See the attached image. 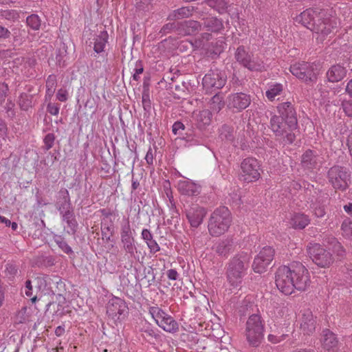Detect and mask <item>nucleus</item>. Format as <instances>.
<instances>
[{
  "mask_svg": "<svg viewBox=\"0 0 352 352\" xmlns=\"http://www.w3.org/2000/svg\"><path fill=\"white\" fill-rule=\"evenodd\" d=\"M275 283L285 295L292 294L294 289L305 291L310 284L308 270L299 262L280 266L276 272Z\"/></svg>",
  "mask_w": 352,
  "mask_h": 352,
  "instance_id": "f257e3e1",
  "label": "nucleus"
},
{
  "mask_svg": "<svg viewBox=\"0 0 352 352\" xmlns=\"http://www.w3.org/2000/svg\"><path fill=\"white\" fill-rule=\"evenodd\" d=\"M295 21L323 37L337 28L336 18L327 16L324 10L318 8L307 9L295 18Z\"/></svg>",
  "mask_w": 352,
  "mask_h": 352,
  "instance_id": "f03ea898",
  "label": "nucleus"
},
{
  "mask_svg": "<svg viewBox=\"0 0 352 352\" xmlns=\"http://www.w3.org/2000/svg\"><path fill=\"white\" fill-rule=\"evenodd\" d=\"M250 254L241 252L232 257L226 265V278L230 286L236 288L241 286L248 272L251 260Z\"/></svg>",
  "mask_w": 352,
  "mask_h": 352,
  "instance_id": "7ed1b4c3",
  "label": "nucleus"
},
{
  "mask_svg": "<svg viewBox=\"0 0 352 352\" xmlns=\"http://www.w3.org/2000/svg\"><path fill=\"white\" fill-rule=\"evenodd\" d=\"M265 322L258 314L250 315L246 322L244 331L249 346L258 347L264 338Z\"/></svg>",
  "mask_w": 352,
  "mask_h": 352,
  "instance_id": "20e7f679",
  "label": "nucleus"
},
{
  "mask_svg": "<svg viewBox=\"0 0 352 352\" xmlns=\"http://www.w3.org/2000/svg\"><path fill=\"white\" fill-rule=\"evenodd\" d=\"M231 222L232 217L228 208L225 206L217 208L209 218L208 232L212 236H221L228 230Z\"/></svg>",
  "mask_w": 352,
  "mask_h": 352,
  "instance_id": "39448f33",
  "label": "nucleus"
},
{
  "mask_svg": "<svg viewBox=\"0 0 352 352\" xmlns=\"http://www.w3.org/2000/svg\"><path fill=\"white\" fill-rule=\"evenodd\" d=\"M329 184L336 191H346L351 184V172L345 166L334 165L327 173Z\"/></svg>",
  "mask_w": 352,
  "mask_h": 352,
  "instance_id": "423d86ee",
  "label": "nucleus"
},
{
  "mask_svg": "<svg viewBox=\"0 0 352 352\" xmlns=\"http://www.w3.org/2000/svg\"><path fill=\"white\" fill-rule=\"evenodd\" d=\"M270 127L274 133L276 139L283 144H292L296 135L294 131L297 128H289V125L285 124L283 119L276 115L270 118Z\"/></svg>",
  "mask_w": 352,
  "mask_h": 352,
  "instance_id": "0eeeda50",
  "label": "nucleus"
},
{
  "mask_svg": "<svg viewBox=\"0 0 352 352\" xmlns=\"http://www.w3.org/2000/svg\"><path fill=\"white\" fill-rule=\"evenodd\" d=\"M148 312L156 324L165 331L173 333L179 330L177 321L158 306L149 307Z\"/></svg>",
  "mask_w": 352,
  "mask_h": 352,
  "instance_id": "6e6552de",
  "label": "nucleus"
},
{
  "mask_svg": "<svg viewBox=\"0 0 352 352\" xmlns=\"http://www.w3.org/2000/svg\"><path fill=\"white\" fill-rule=\"evenodd\" d=\"M307 251L313 262L320 267H329L333 262L332 254L318 243L309 245Z\"/></svg>",
  "mask_w": 352,
  "mask_h": 352,
  "instance_id": "1a4fd4ad",
  "label": "nucleus"
},
{
  "mask_svg": "<svg viewBox=\"0 0 352 352\" xmlns=\"http://www.w3.org/2000/svg\"><path fill=\"white\" fill-rule=\"evenodd\" d=\"M234 56L239 64L250 71H262L265 69L263 62L253 57L252 54L245 50L244 46L237 47Z\"/></svg>",
  "mask_w": 352,
  "mask_h": 352,
  "instance_id": "9d476101",
  "label": "nucleus"
},
{
  "mask_svg": "<svg viewBox=\"0 0 352 352\" xmlns=\"http://www.w3.org/2000/svg\"><path fill=\"white\" fill-rule=\"evenodd\" d=\"M240 178L245 182H253L260 178V164L254 157H247L241 164Z\"/></svg>",
  "mask_w": 352,
  "mask_h": 352,
  "instance_id": "9b49d317",
  "label": "nucleus"
},
{
  "mask_svg": "<svg viewBox=\"0 0 352 352\" xmlns=\"http://www.w3.org/2000/svg\"><path fill=\"white\" fill-rule=\"evenodd\" d=\"M127 309V305L124 300L113 297L107 303V314L116 322L120 321L124 318Z\"/></svg>",
  "mask_w": 352,
  "mask_h": 352,
  "instance_id": "f8f14e48",
  "label": "nucleus"
},
{
  "mask_svg": "<svg viewBox=\"0 0 352 352\" xmlns=\"http://www.w3.org/2000/svg\"><path fill=\"white\" fill-rule=\"evenodd\" d=\"M226 77L218 69L210 70L202 80L204 88L210 91L221 89L226 84Z\"/></svg>",
  "mask_w": 352,
  "mask_h": 352,
  "instance_id": "ddd939ff",
  "label": "nucleus"
},
{
  "mask_svg": "<svg viewBox=\"0 0 352 352\" xmlns=\"http://www.w3.org/2000/svg\"><path fill=\"white\" fill-rule=\"evenodd\" d=\"M289 70L294 76L306 82H314L316 80L313 68L308 63H294L290 66Z\"/></svg>",
  "mask_w": 352,
  "mask_h": 352,
  "instance_id": "4468645a",
  "label": "nucleus"
},
{
  "mask_svg": "<svg viewBox=\"0 0 352 352\" xmlns=\"http://www.w3.org/2000/svg\"><path fill=\"white\" fill-rule=\"evenodd\" d=\"M277 111L280 118L284 120L285 124L289 125V128H297L298 121L296 112L294 105L290 102L280 103L277 106Z\"/></svg>",
  "mask_w": 352,
  "mask_h": 352,
  "instance_id": "2eb2a0df",
  "label": "nucleus"
},
{
  "mask_svg": "<svg viewBox=\"0 0 352 352\" xmlns=\"http://www.w3.org/2000/svg\"><path fill=\"white\" fill-rule=\"evenodd\" d=\"M185 214L190 226L197 228L202 223L207 212L198 204H192L185 209Z\"/></svg>",
  "mask_w": 352,
  "mask_h": 352,
  "instance_id": "dca6fc26",
  "label": "nucleus"
},
{
  "mask_svg": "<svg viewBox=\"0 0 352 352\" xmlns=\"http://www.w3.org/2000/svg\"><path fill=\"white\" fill-rule=\"evenodd\" d=\"M228 107L237 112L245 109L251 103V96L243 92L232 94L227 98Z\"/></svg>",
  "mask_w": 352,
  "mask_h": 352,
  "instance_id": "f3484780",
  "label": "nucleus"
},
{
  "mask_svg": "<svg viewBox=\"0 0 352 352\" xmlns=\"http://www.w3.org/2000/svg\"><path fill=\"white\" fill-rule=\"evenodd\" d=\"M322 164V157L316 151L308 149L302 155L301 164L305 169H318Z\"/></svg>",
  "mask_w": 352,
  "mask_h": 352,
  "instance_id": "a211bd4d",
  "label": "nucleus"
},
{
  "mask_svg": "<svg viewBox=\"0 0 352 352\" xmlns=\"http://www.w3.org/2000/svg\"><path fill=\"white\" fill-rule=\"evenodd\" d=\"M300 329L305 334L312 333L316 329V318L309 309L304 310L300 318Z\"/></svg>",
  "mask_w": 352,
  "mask_h": 352,
  "instance_id": "6ab92c4d",
  "label": "nucleus"
},
{
  "mask_svg": "<svg viewBox=\"0 0 352 352\" xmlns=\"http://www.w3.org/2000/svg\"><path fill=\"white\" fill-rule=\"evenodd\" d=\"M233 244L232 239L227 238L216 243L213 250L219 256L227 257L233 250Z\"/></svg>",
  "mask_w": 352,
  "mask_h": 352,
  "instance_id": "aec40b11",
  "label": "nucleus"
},
{
  "mask_svg": "<svg viewBox=\"0 0 352 352\" xmlns=\"http://www.w3.org/2000/svg\"><path fill=\"white\" fill-rule=\"evenodd\" d=\"M211 117L210 111L207 109L194 112L192 115V118L195 121V125L200 130L205 129L206 126L210 124Z\"/></svg>",
  "mask_w": 352,
  "mask_h": 352,
  "instance_id": "412c9836",
  "label": "nucleus"
},
{
  "mask_svg": "<svg viewBox=\"0 0 352 352\" xmlns=\"http://www.w3.org/2000/svg\"><path fill=\"white\" fill-rule=\"evenodd\" d=\"M201 25L203 29L211 32H218L223 29V21L215 16H208L203 19Z\"/></svg>",
  "mask_w": 352,
  "mask_h": 352,
  "instance_id": "4be33fe9",
  "label": "nucleus"
},
{
  "mask_svg": "<svg viewBox=\"0 0 352 352\" xmlns=\"http://www.w3.org/2000/svg\"><path fill=\"white\" fill-rule=\"evenodd\" d=\"M346 74V70L344 67L336 65L329 69L327 72V77L330 82H335L343 79Z\"/></svg>",
  "mask_w": 352,
  "mask_h": 352,
  "instance_id": "5701e85b",
  "label": "nucleus"
},
{
  "mask_svg": "<svg viewBox=\"0 0 352 352\" xmlns=\"http://www.w3.org/2000/svg\"><path fill=\"white\" fill-rule=\"evenodd\" d=\"M178 190L183 194L194 196L199 194V187L189 180L179 181L177 184Z\"/></svg>",
  "mask_w": 352,
  "mask_h": 352,
  "instance_id": "b1692460",
  "label": "nucleus"
},
{
  "mask_svg": "<svg viewBox=\"0 0 352 352\" xmlns=\"http://www.w3.org/2000/svg\"><path fill=\"white\" fill-rule=\"evenodd\" d=\"M179 28L184 32L185 34L192 35L202 30V25L201 23L199 21L189 20L185 21L180 23Z\"/></svg>",
  "mask_w": 352,
  "mask_h": 352,
  "instance_id": "393cba45",
  "label": "nucleus"
},
{
  "mask_svg": "<svg viewBox=\"0 0 352 352\" xmlns=\"http://www.w3.org/2000/svg\"><path fill=\"white\" fill-rule=\"evenodd\" d=\"M72 207L69 192L66 188H61L58 192L56 208L58 211Z\"/></svg>",
  "mask_w": 352,
  "mask_h": 352,
  "instance_id": "a878e982",
  "label": "nucleus"
},
{
  "mask_svg": "<svg viewBox=\"0 0 352 352\" xmlns=\"http://www.w3.org/2000/svg\"><path fill=\"white\" fill-rule=\"evenodd\" d=\"M322 333L323 347L327 351L333 350L338 346V343L336 335L329 329L323 330Z\"/></svg>",
  "mask_w": 352,
  "mask_h": 352,
  "instance_id": "bb28decb",
  "label": "nucleus"
},
{
  "mask_svg": "<svg viewBox=\"0 0 352 352\" xmlns=\"http://www.w3.org/2000/svg\"><path fill=\"white\" fill-rule=\"evenodd\" d=\"M194 11L193 6L182 7L171 12L168 16L169 20H179L190 17Z\"/></svg>",
  "mask_w": 352,
  "mask_h": 352,
  "instance_id": "cd10ccee",
  "label": "nucleus"
},
{
  "mask_svg": "<svg viewBox=\"0 0 352 352\" xmlns=\"http://www.w3.org/2000/svg\"><path fill=\"white\" fill-rule=\"evenodd\" d=\"M109 35L107 31H102L94 38V50L97 54L104 52L108 42Z\"/></svg>",
  "mask_w": 352,
  "mask_h": 352,
  "instance_id": "c85d7f7f",
  "label": "nucleus"
},
{
  "mask_svg": "<svg viewBox=\"0 0 352 352\" xmlns=\"http://www.w3.org/2000/svg\"><path fill=\"white\" fill-rule=\"evenodd\" d=\"M310 222L309 217L300 213H296L291 219V225L295 229L302 230L305 228Z\"/></svg>",
  "mask_w": 352,
  "mask_h": 352,
  "instance_id": "c756f323",
  "label": "nucleus"
},
{
  "mask_svg": "<svg viewBox=\"0 0 352 352\" xmlns=\"http://www.w3.org/2000/svg\"><path fill=\"white\" fill-rule=\"evenodd\" d=\"M122 248L126 254H129L130 256H135V252L137 250L135 245L134 236L131 237H122L120 238Z\"/></svg>",
  "mask_w": 352,
  "mask_h": 352,
  "instance_id": "7c9ffc66",
  "label": "nucleus"
},
{
  "mask_svg": "<svg viewBox=\"0 0 352 352\" xmlns=\"http://www.w3.org/2000/svg\"><path fill=\"white\" fill-rule=\"evenodd\" d=\"M283 91V86L280 83H271L268 85V89L265 91V96L270 101L274 100Z\"/></svg>",
  "mask_w": 352,
  "mask_h": 352,
  "instance_id": "2f4dec72",
  "label": "nucleus"
},
{
  "mask_svg": "<svg viewBox=\"0 0 352 352\" xmlns=\"http://www.w3.org/2000/svg\"><path fill=\"white\" fill-rule=\"evenodd\" d=\"M223 97L220 94H215L210 102V108L212 111L219 112L224 107Z\"/></svg>",
  "mask_w": 352,
  "mask_h": 352,
  "instance_id": "473e14b6",
  "label": "nucleus"
},
{
  "mask_svg": "<svg viewBox=\"0 0 352 352\" xmlns=\"http://www.w3.org/2000/svg\"><path fill=\"white\" fill-rule=\"evenodd\" d=\"M289 331V330H283V328H281L278 330L277 334H269L267 340L274 344L279 343L288 337Z\"/></svg>",
  "mask_w": 352,
  "mask_h": 352,
  "instance_id": "72a5a7b5",
  "label": "nucleus"
},
{
  "mask_svg": "<svg viewBox=\"0 0 352 352\" xmlns=\"http://www.w3.org/2000/svg\"><path fill=\"white\" fill-rule=\"evenodd\" d=\"M270 263L266 261L265 259L255 257L252 263V269L256 273L261 274L264 272L267 267Z\"/></svg>",
  "mask_w": 352,
  "mask_h": 352,
  "instance_id": "f704fd0d",
  "label": "nucleus"
},
{
  "mask_svg": "<svg viewBox=\"0 0 352 352\" xmlns=\"http://www.w3.org/2000/svg\"><path fill=\"white\" fill-rule=\"evenodd\" d=\"M101 232L102 239L105 240L107 242H109L111 241V238L113 236L114 233L113 225L112 223L107 224L105 223H102Z\"/></svg>",
  "mask_w": 352,
  "mask_h": 352,
  "instance_id": "c9c22d12",
  "label": "nucleus"
},
{
  "mask_svg": "<svg viewBox=\"0 0 352 352\" xmlns=\"http://www.w3.org/2000/svg\"><path fill=\"white\" fill-rule=\"evenodd\" d=\"M26 23L32 30H38L41 25V20L37 14H32L27 17Z\"/></svg>",
  "mask_w": 352,
  "mask_h": 352,
  "instance_id": "e433bc0d",
  "label": "nucleus"
},
{
  "mask_svg": "<svg viewBox=\"0 0 352 352\" xmlns=\"http://www.w3.org/2000/svg\"><path fill=\"white\" fill-rule=\"evenodd\" d=\"M274 256V250L270 246L264 247L256 256L259 258L265 259L266 261L271 263Z\"/></svg>",
  "mask_w": 352,
  "mask_h": 352,
  "instance_id": "4c0bfd02",
  "label": "nucleus"
},
{
  "mask_svg": "<svg viewBox=\"0 0 352 352\" xmlns=\"http://www.w3.org/2000/svg\"><path fill=\"white\" fill-rule=\"evenodd\" d=\"M18 103L22 110H28L32 107V96L22 93L19 98Z\"/></svg>",
  "mask_w": 352,
  "mask_h": 352,
  "instance_id": "58836bf2",
  "label": "nucleus"
},
{
  "mask_svg": "<svg viewBox=\"0 0 352 352\" xmlns=\"http://www.w3.org/2000/svg\"><path fill=\"white\" fill-rule=\"evenodd\" d=\"M54 241L59 247L67 254L73 253L72 248L67 244L65 239L60 235H56L54 236Z\"/></svg>",
  "mask_w": 352,
  "mask_h": 352,
  "instance_id": "ea45409f",
  "label": "nucleus"
},
{
  "mask_svg": "<svg viewBox=\"0 0 352 352\" xmlns=\"http://www.w3.org/2000/svg\"><path fill=\"white\" fill-rule=\"evenodd\" d=\"M67 55V46H65V45L63 44L56 51V60L57 64H58L60 66H64L65 60H66L65 58H66Z\"/></svg>",
  "mask_w": 352,
  "mask_h": 352,
  "instance_id": "a19ab883",
  "label": "nucleus"
},
{
  "mask_svg": "<svg viewBox=\"0 0 352 352\" xmlns=\"http://www.w3.org/2000/svg\"><path fill=\"white\" fill-rule=\"evenodd\" d=\"M56 86V78L54 75H50L46 81V96L51 97Z\"/></svg>",
  "mask_w": 352,
  "mask_h": 352,
  "instance_id": "79ce46f5",
  "label": "nucleus"
},
{
  "mask_svg": "<svg viewBox=\"0 0 352 352\" xmlns=\"http://www.w3.org/2000/svg\"><path fill=\"white\" fill-rule=\"evenodd\" d=\"M210 6L214 8L219 13L224 12L228 6L226 0H210Z\"/></svg>",
  "mask_w": 352,
  "mask_h": 352,
  "instance_id": "37998d69",
  "label": "nucleus"
},
{
  "mask_svg": "<svg viewBox=\"0 0 352 352\" xmlns=\"http://www.w3.org/2000/svg\"><path fill=\"white\" fill-rule=\"evenodd\" d=\"M219 136L222 140L232 141L234 139L233 131L228 126L224 125L220 129Z\"/></svg>",
  "mask_w": 352,
  "mask_h": 352,
  "instance_id": "c03bdc74",
  "label": "nucleus"
},
{
  "mask_svg": "<svg viewBox=\"0 0 352 352\" xmlns=\"http://www.w3.org/2000/svg\"><path fill=\"white\" fill-rule=\"evenodd\" d=\"M24 293L28 297H31L30 300L32 303H35L37 301L38 298L36 296H33V287L32 280L28 279L25 282Z\"/></svg>",
  "mask_w": 352,
  "mask_h": 352,
  "instance_id": "a18cd8bd",
  "label": "nucleus"
},
{
  "mask_svg": "<svg viewBox=\"0 0 352 352\" xmlns=\"http://www.w3.org/2000/svg\"><path fill=\"white\" fill-rule=\"evenodd\" d=\"M133 236L129 219L121 224L120 238Z\"/></svg>",
  "mask_w": 352,
  "mask_h": 352,
  "instance_id": "49530a36",
  "label": "nucleus"
},
{
  "mask_svg": "<svg viewBox=\"0 0 352 352\" xmlns=\"http://www.w3.org/2000/svg\"><path fill=\"white\" fill-rule=\"evenodd\" d=\"M142 106L145 111L151 109V100L148 89H144L142 97Z\"/></svg>",
  "mask_w": 352,
  "mask_h": 352,
  "instance_id": "de8ad7c7",
  "label": "nucleus"
},
{
  "mask_svg": "<svg viewBox=\"0 0 352 352\" xmlns=\"http://www.w3.org/2000/svg\"><path fill=\"white\" fill-rule=\"evenodd\" d=\"M1 16L8 21H14L18 19L19 14L15 10H6L1 12Z\"/></svg>",
  "mask_w": 352,
  "mask_h": 352,
  "instance_id": "09e8293b",
  "label": "nucleus"
},
{
  "mask_svg": "<svg viewBox=\"0 0 352 352\" xmlns=\"http://www.w3.org/2000/svg\"><path fill=\"white\" fill-rule=\"evenodd\" d=\"M54 140H55L54 134L52 133H47L43 139L44 149L46 151H48L51 148H52V146H54Z\"/></svg>",
  "mask_w": 352,
  "mask_h": 352,
  "instance_id": "8fccbe9b",
  "label": "nucleus"
},
{
  "mask_svg": "<svg viewBox=\"0 0 352 352\" xmlns=\"http://www.w3.org/2000/svg\"><path fill=\"white\" fill-rule=\"evenodd\" d=\"M25 34L24 30L20 29H14L13 30V42L16 45H21L24 41V38L23 37V34Z\"/></svg>",
  "mask_w": 352,
  "mask_h": 352,
  "instance_id": "3c124183",
  "label": "nucleus"
},
{
  "mask_svg": "<svg viewBox=\"0 0 352 352\" xmlns=\"http://www.w3.org/2000/svg\"><path fill=\"white\" fill-rule=\"evenodd\" d=\"M341 229L345 236H352V220L344 221L342 223Z\"/></svg>",
  "mask_w": 352,
  "mask_h": 352,
  "instance_id": "603ef678",
  "label": "nucleus"
},
{
  "mask_svg": "<svg viewBox=\"0 0 352 352\" xmlns=\"http://www.w3.org/2000/svg\"><path fill=\"white\" fill-rule=\"evenodd\" d=\"M212 38V34L208 32L202 33L200 37L195 40V44L197 47H203L204 42L208 41Z\"/></svg>",
  "mask_w": 352,
  "mask_h": 352,
  "instance_id": "864d4df0",
  "label": "nucleus"
},
{
  "mask_svg": "<svg viewBox=\"0 0 352 352\" xmlns=\"http://www.w3.org/2000/svg\"><path fill=\"white\" fill-rule=\"evenodd\" d=\"M136 8L139 10L148 11L151 7V0H135Z\"/></svg>",
  "mask_w": 352,
  "mask_h": 352,
  "instance_id": "5fc2aeb1",
  "label": "nucleus"
},
{
  "mask_svg": "<svg viewBox=\"0 0 352 352\" xmlns=\"http://www.w3.org/2000/svg\"><path fill=\"white\" fill-rule=\"evenodd\" d=\"M60 214L62 215L63 220L67 221L74 217V211L72 207L67 208L66 210H60Z\"/></svg>",
  "mask_w": 352,
  "mask_h": 352,
  "instance_id": "6e6d98bb",
  "label": "nucleus"
},
{
  "mask_svg": "<svg viewBox=\"0 0 352 352\" xmlns=\"http://www.w3.org/2000/svg\"><path fill=\"white\" fill-rule=\"evenodd\" d=\"M343 111L349 117H352V100H345L342 103Z\"/></svg>",
  "mask_w": 352,
  "mask_h": 352,
  "instance_id": "4d7b16f0",
  "label": "nucleus"
},
{
  "mask_svg": "<svg viewBox=\"0 0 352 352\" xmlns=\"http://www.w3.org/2000/svg\"><path fill=\"white\" fill-rule=\"evenodd\" d=\"M146 243L150 250V252L152 254H155L160 250V245L153 239L150 241H147Z\"/></svg>",
  "mask_w": 352,
  "mask_h": 352,
  "instance_id": "13d9d810",
  "label": "nucleus"
},
{
  "mask_svg": "<svg viewBox=\"0 0 352 352\" xmlns=\"http://www.w3.org/2000/svg\"><path fill=\"white\" fill-rule=\"evenodd\" d=\"M8 91V85L5 82H0V104L5 100Z\"/></svg>",
  "mask_w": 352,
  "mask_h": 352,
  "instance_id": "bf43d9fd",
  "label": "nucleus"
},
{
  "mask_svg": "<svg viewBox=\"0 0 352 352\" xmlns=\"http://www.w3.org/2000/svg\"><path fill=\"white\" fill-rule=\"evenodd\" d=\"M8 134V127L6 122L0 118V139L5 140Z\"/></svg>",
  "mask_w": 352,
  "mask_h": 352,
  "instance_id": "052dcab7",
  "label": "nucleus"
},
{
  "mask_svg": "<svg viewBox=\"0 0 352 352\" xmlns=\"http://www.w3.org/2000/svg\"><path fill=\"white\" fill-rule=\"evenodd\" d=\"M11 34V32L7 28L0 25V41L9 38Z\"/></svg>",
  "mask_w": 352,
  "mask_h": 352,
  "instance_id": "680f3d73",
  "label": "nucleus"
},
{
  "mask_svg": "<svg viewBox=\"0 0 352 352\" xmlns=\"http://www.w3.org/2000/svg\"><path fill=\"white\" fill-rule=\"evenodd\" d=\"M185 129L184 124L179 121L175 122L173 125V133L175 135L181 134V131H184Z\"/></svg>",
  "mask_w": 352,
  "mask_h": 352,
  "instance_id": "e2e57ef3",
  "label": "nucleus"
},
{
  "mask_svg": "<svg viewBox=\"0 0 352 352\" xmlns=\"http://www.w3.org/2000/svg\"><path fill=\"white\" fill-rule=\"evenodd\" d=\"M60 107L58 104L49 103L47 106V111L51 115L56 116L59 113Z\"/></svg>",
  "mask_w": 352,
  "mask_h": 352,
  "instance_id": "0e129e2a",
  "label": "nucleus"
},
{
  "mask_svg": "<svg viewBox=\"0 0 352 352\" xmlns=\"http://www.w3.org/2000/svg\"><path fill=\"white\" fill-rule=\"evenodd\" d=\"M68 93L67 91L63 89L58 90L56 94V98L60 102H65L67 100Z\"/></svg>",
  "mask_w": 352,
  "mask_h": 352,
  "instance_id": "69168bd1",
  "label": "nucleus"
},
{
  "mask_svg": "<svg viewBox=\"0 0 352 352\" xmlns=\"http://www.w3.org/2000/svg\"><path fill=\"white\" fill-rule=\"evenodd\" d=\"M142 239L147 243L153 239V234L151 231L148 229H143L141 233Z\"/></svg>",
  "mask_w": 352,
  "mask_h": 352,
  "instance_id": "338daca9",
  "label": "nucleus"
},
{
  "mask_svg": "<svg viewBox=\"0 0 352 352\" xmlns=\"http://www.w3.org/2000/svg\"><path fill=\"white\" fill-rule=\"evenodd\" d=\"M314 214L317 217H323L325 214L324 206H316L314 209Z\"/></svg>",
  "mask_w": 352,
  "mask_h": 352,
  "instance_id": "774afa93",
  "label": "nucleus"
}]
</instances>
